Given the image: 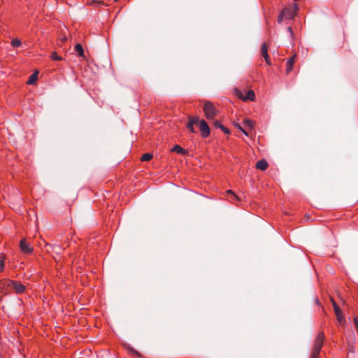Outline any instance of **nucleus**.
<instances>
[{
    "mask_svg": "<svg viewBox=\"0 0 358 358\" xmlns=\"http://www.w3.org/2000/svg\"><path fill=\"white\" fill-rule=\"evenodd\" d=\"M199 127L201 135L202 136V137L206 138L210 135V127L208 125L207 122L204 120H202L199 122Z\"/></svg>",
    "mask_w": 358,
    "mask_h": 358,
    "instance_id": "39448f33",
    "label": "nucleus"
},
{
    "mask_svg": "<svg viewBox=\"0 0 358 358\" xmlns=\"http://www.w3.org/2000/svg\"><path fill=\"white\" fill-rule=\"evenodd\" d=\"M172 151L176 152L177 153H180V154H185L186 153V151L178 145H176L173 148Z\"/></svg>",
    "mask_w": 358,
    "mask_h": 358,
    "instance_id": "4468645a",
    "label": "nucleus"
},
{
    "mask_svg": "<svg viewBox=\"0 0 358 358\" xmlns=\"http://www.w3.org/2000/svg\"><path fill=\"white\" fill-rule=\"evenodd\" d=\"M237 127L245 135V136H248V132L243 129L241 126L238 125Z\"/></svg>",
    "mask_w": 358,
    "mask_h": 358,
    "instance_id": "c756f323",
    "label": "nucleus"
},
{
    "mask_svg": "<svg viewBox=\"0 0 358 358\" xmlns=\"http://www.w3.org/2000/svg\"><path fill=\"white\" fill-rule=\"evenodd\" d=\"M4 270V260L0 259V272L3 271Z\"/></svg>",
    "mask_w": 358,
    "mask_h": 358,
    "instance_id": "a878e982",
    "label": "nucleus"
},
{
    "mask_svg": "<svg viewBox=\"0 0 358 358\" xmlns=\"http://www.w3.org/2000/svg\"><path fill=\"white\" fill-rule=\"evenodd\" d=\"M13 280L8 279L0 280V293L3 295H7L12 290Z\"/></svg>",
    "mask_w": 358,
    "mask_h": 358,
    "instance_id": "7ed1b4c3",
    "label": "nucleus"
},
{
    "mask_svg": "<svg viewBox=\"0 0 358 358\" xmlns=\"http://www.w3.org/2000/svg\"><path fill=\"white\" fill-rule=\"evenodd\" d=\"M354 323H355V325L358 331V318L357 317H355Z\"/></svg>",
    "mask_w": 358,
    "mask_h": 358,
    "instance_id": "2f4dec72",
    "label": "nucleus"
},
{
    "mask_svg": "<svg viewBox=\"0 0 358 358\" xmlns=\"http://www.w3.org/2000/svg\"><path fill=\"white\" fill-rule=\"evenodd\" d=\"M285 18L283 14L282 13V12H280V13L279 14L278 17V22L279 24H281L282 22V20L283 19Z\"/></svg>",
    "mask_w": 358,
    "mask_h": 358,
    "instance_id": "393cba45",
    "label": "nucleus"
},
{
    "mask_svg": "<svg viewBox=\"0 0 358 358\" xmlns=\"http://www.w3.org/2000/svg\"><path fill=\"white\" fill-rule=\"evenodd\" d=\"M245 124L250 129L253 128L254 127V122L252 120L250 119H245L244 120Z\"/></svg>",
    "mask_w": 358,
    "mask_h": 358,
    "instance_id": "aec40b11",
    "label": "nucleus"
},
{
    "mask_svg": "<svg viewBox=\"0 0 358 358\" xmlns=\"http://www.w3.org/2000/svg\"><path fill=\"white\" fill-rule=\"evenodd\" d=\"M187 129L192 132V133H195L196 131L194 128V124H192V123H187Z\"/></svg>",
    "mask_w": 358,
    "mask_h": 358,
    "instance_id": "4be33fe9",
    "label": "nucleus"
},
{
    "mask_svg": "<svg viewBox=\"0 0 358 358\" xmlns=\"http://www.w3.org/2000/svg\"><path fill=\"white\" fill-rule=\"evenodd\" d=\"M152 155L148 152V153H145L144 155H143L141 159L143 162H145V161L150 160L152 159Z\"/></svg>",
    "mask_w": 358,
    "mask_h": 358,
    "instance_id": "a211bd4d",
    "label": "nucleus"
},
{
    "mask_svg": "<svg viewBox=\"0 0 358 358\" xmlns=\"http://www.w3.org/2000/svg\"><path fill=\"white\" fill-rule=\"evenodd\" d=\"M51 59L56 61H60L62 60V57H59L56 52H52L51 53Z\"/></svg>",
    "mask_w": 358,
    "mask_h": 358,
    "instance_id": "412c9836",
    "label": "nucleus"
},
{
    "mask_svg": "<svg viewBox=\"0 0 358 358\" xmlns=\"http://www.w3.org/2000/svg\"><path fill=\"white\" fill-rule=\"evenodd\" d=\"M123 346L128 350V351L130 354L133 355L134 353V350L133 349V348L129 346V345L124 343Z\"/></svg>",
    "mask_w": 358,
    "mask_h": 358,
    "instance_id": "5701e85b",
    "label": "nucleus"
},
{
    "mask_svg": "<svg viewBox=\"0 0 358 358\" xmlns=\"http://www.w3.org/2000/svg\"><path fill=\"white\" fill-rule=\"evenodd\" d=\"M136 357L140 356V354L136 350L135 352Z\"/></svg>",
    "mask_w": 358,
    "mask_h": 358,
    "instance_id": "f704fd0d",
    "label": "nucleus"
},
{
    "mask_svg": "<svg viewBox=\"0 0 358 358\" xmlns=\"http://www.w3.org/2000/svg\"><path fill=\"white\" fill-rule=\"evenodd\" d=\"M201 120H199V117H191L189 119L188 123H192V124H199V122Z\"/></svg>",
    "mask_w": 358,
    "mask_h": 358,
    "instance_id": "f3484780",
    "label": "nucleus"
},
{
    "mask_svg": "<svg viewBox=\"0 0 358 358\" xmlns=\"http://www.w3.org/2000/svg\"><path fill=\"white\" fill-rule=\"evenodd\" d=\"M255 98V94L252 90H249L245 97L243 98L244 100H250V101H254Z\"/></svg>",
    "mask_w": 358,
    "mask_h": 358,
    "instance_id": "f8f14e48",
    "label": "nucleus"
},
{
    "mask_svg": "<svg viewBox=\"0 0 358 358\" xmlns=\"http://www.w3.org/2000/svg\"><path fill=\"white\" fill-rule=\"evenodd\" d=\"M115 1H117L118 0H114Z\"/></svg>",
    "mask_w": 358,
    "mask_h": 358,
    "instance_id": "e433bc0d",
    "label": "nucleus"
},
{
    "mask_svg": "<svg viewBox=\"0 0 358 358\" xmlns=\"http://www.w3.org/2000/svg\"><path fill=\"white\" fill-rule=\"evenodd\" d=\"M214 126L216 127V128H219V129H222L223 127V125L217 120H215L214 121Z\"/></svg>",
    "mask_w": 358,
    "mask_h": 358,
    "instance_id": "b1692460",
    "label": "nucleus"
},
{
    "mask_svg": "<svg viewBox=\"0 0 358 358\" xmlns=\"http://www.w3.org/2000/svg\"><path fill=\"white\" fill-rule=\"evenodd\" d=\"M61 251L62 250H59L58 248H55V250H54V252H55L56 255H59L61 253Z\"/></svg>",
    "mask_w": 358,
    "mask_h": 358,
    "instance_id": "473e14b6",
    "label": "nucleus"
},
{
    "mask_svg": "<svg viewBox=\"0 0 358 358\" xmlns=\"http://www.w3.org/2000/svg\"><path fill=\"white\" fill-rule=\"evenodd\" d=\"M45 246L47 248V252L48 253H51V252H53L54 250H55V248H58L59 250H63L64 249H62L59 245H51L50 243H46Z\"/></svg>",
    "mask_w": 358,
    "mask_h": 358,
    "instance_id": "9d476101",
    "label": "nucleus"
},
{
    "mask_svg": "<svg viewBox=\"0 0 358 358\" xmlns=\"http://www.w3.org/2000/svg\"><path fill=\"white\" fill-rule=\"evenodd\" d=\"M294 57H290L287 62V71H289L292 69V65L294 64Z\"/></svg>",
    "mask_w": 358,
    "mask_h": 358,
    "instance_id": "6ab92c4d",
    "label": "nucleus"
},
{
    "mask_svg": "<svg viewBox=\"0 0 358 358\" xmlns=\"http://www.w3.org/2000/svg\"><path fill=\"white\" fill-rule=\"evenodd\" d=\"M268 167V163L265 159L259 160L256 164V168L264 171Z\"/></svg>",
    "mask_w": 358,
    "mask_h": 358,
    "instance_id": "1a4fd4ad",
    "label": "nucleus"
},
{
    "mask_svg": "<svg viewBox=\"0 0 358 358\" xmlns=\"http://www.w3.org/2000/svg\"><path fill=\"white\" fill-rule=\"evenodd\" d=\"M287 31L289 33L290 36H291V37H292V36H293V35H294V34H293V31H292V27H288L287 28Z\"/></svg>",
    "mask_w": 358,
    "mask_h": 358,
    "instance_id": "c85d7f7f",
    "label": "nucleus"
},
{
    "mask_svg": "<svg viewBox=\"0 0 358 358\" xmlns=\"http://www.w3.org/2000/svg\"><path fill=\"white\" fill-rule=\"evenodd\" d=\"M261 52L263 57L265 59L267 64L271 65V61L268 55V48L266 43H263L261 48Z\"/></svg>",
    "mask_w": 358,
    "mask_h": 358,
    "instance_id": "6e6552de",
    "label": "nucleus"
},
{
    "mask_svg": "<svg viewBox=\"0 0 358 358\" xmlns=\"http://www.w3.org/2000/svg\"><path fill=\"white\" fill-rule=\"evenodd\" d=\"M222 131L225 133V134H229L230 133V131L229 129L226 128L225 127L223 126L222 129H221Z\"/></svg>",
    "mask_w": 358,
    "mask_h": 358,
    "instance_id": "7c9ffc66",
    "label": "nucleus"
},
{
    "mask_svg": "<svg viewBox=\"0 0 358 358\" xmlns=\"http://www.w3.org/2000/svg\"><path fill=\"white\" fill-rule=\"evenodd\" d=\"M20 248L21 251L26 255H31L34 251L33 247L26 241L25 238H23L20 241Z\"/></svg>",
    "mask_w": 358,
    "mask_h": 358,
    "instance_id": "20e7f679",
    "label": "nucleus"
},
{
    "mask_svg": "<svg viewBox=\"0 0 358 358\" xmlns=\"http://www.w3.org/2000/svg\"><path fill=\"white\" fill-rule=\"evenodd\" d=\"M14 289L17 294H22L25 291V286L17 281H13L12 289Z\"/></svg>",
    "mask_w": 358,
    "mask_h": 358,
    "instance_id": "0eeeda50",
    "label": "nucleus"
},
{
    "mask_svg": "<svg viewBox=\"0 0 358 358\" xmlns=\"http://www.w3.org/2000/svg\"><path fill=\"white\" fill-rule=\"evenodd\" d=\"M75 50L80 57H84V50L80 43H78L75 46Z\"/></svg>",
    "mask_w": 358,
    "mask_h": 358,
    "instance_id": "9b49d317",
    "label": "nucleus"
},
{
    "mask_svg": "<svg viewBox=\"0 0 358 358\" xmlns=\"http://www.w3.org/2000/svg\"><path fill=\"white\" fill-rule=\"evenodd\" d=\"M227 192V194H231V196L233 198L238 199V196L235 194H234V192L231 190H228Z\"/></svg>",
    "mask_w": 358,
    "mask_h": 358,
    "instance_id": "cd10ccee",
    "label": "nucleus"
},
{
    "mask_svg": "<svg viewBox=\"0 0 358 358\" xmlns=\"http://www.w3.org/2000/svg\"><path fill=\"white\" fill-rule=\"evenodd\" d=\"M22 45V42L18 38H14L11 41V45L14 48L20 47Z\"/></svg>",
    "mask_w": 358,
    "mask_h": 358,
    "instance_id": "dca6fc26",
    "label": "nucleus"
},
{
    "mask_svg": "<svg viewBox=\"0 0 358 358\" xmlns=\"http://www.w3.org/2000/svg\"><path fill=\"white\" fill-rule=\"evenodd\" d=\"M37 75H38V73H32V74L29 76V80H28V81L27 82V83L28 85H32V84H34V83L36 81V80H37Z\"/></svg>",
    "mask_w": 358,
    "mask_h": 358,
    "instance_id": "ddd939ff",
    "label": "nucleus"
},
{
    "mask_svg": "<svg viewBox=\"0 0 358 358\" xmlns=\"http://www.w3.org/2000/svg\"><path fill=\"white\" fill-rule=\"evenodd\" d=\"M292 9V10L295 11V14L296 15L297 14V11L299 10L298 5L296 3H293Z\"/></svg>",
    "mask_w": 358,
    "mask_h": 358,
    "instance_id": "bb28decb",
    "label": "nucleus"
},
{
    "mask_svg": "<svg viewBox=\"0 0 358 358\" xmlns=\"http://www.w3.org/2000/svg\"><path fill=\"white\" fill-rule=\"evenodd\" d=\"M66 37L61 38V41H62L63 43H64V42L66 41Z\"/></svg>",
    "mask_w": 358,
    "mask_h": 358,
    "instance_id": "72a5a7b5",
    "label": "nucleus"
},
{
    "mask_svg": "<svg viewBox=\"0 0 358 358\" xmlns=\"http://www.w3.org/2000/svg\"><path fill=\"white\" fill-rule=\"evenodd\" d=\"M203 110L208 120L213 119L218 113V110L210 101H206L203 106Z\"/></svg>",
    "mask_w": 358,
    "mask_h": 358,
    "instance_id": "f03ea898",
    "label": "nucleus"
},
{
    "mask_svg": "<svg viewBox=\"0 0 358 358\" xmlns=\"http://www.w3.org/2000/svg\"><path fill=\"white\" fill-rule=\"evenodd\" d=\"M52 257L54 258V259H55V261H57V258H56L55 256H53V255H52Z\"/></svg>",
    "mask_w": 358,
    "mask_h": 358,
    "instance_id": "c9c22d12",
    "label": "nucleus"
},
{
    "mask_svg": "<svg viewBox=\"0 0 358 358\" xmlns=\"http://www.w3.org/2000/svg\"><path fill=\"white\" fill-rule=\"evenodd\" d=\"M323 332H320L314 341L313 348L310 358H317L323 346Z\"/></svg>",
    "mask_w": 358,
    "mask_h": 358,
    "instance_id": "f257e3e1",
    "label": "nucleus"
},
{
    "mask_svg": "<svg viewBox=\"0 0 358 358\" xmlns=\"http://www.w3.org/2000/svg\"><path fill=\"white\" fill-rule=\"evenodd\" d=\"M281 12L286 20H292L296 15L291 7L285 8Z\"/></svg>",
    "mask_w": 358,
    "mask_h": 358,
    "instance_id": "423d86ee",
    "label": "nucleus"
},
{
    "mask_svg": "<svg viewBox=\"0 0 358 358\" xmlns=\"http://www.w3.org/2000/svg\"><path fill=\"white\" fill-rule=\"evenodd\" d=\"M334 307L335 310V313L338 317V320L339 322H341V310L339 307L335 303H334Z\"/></svg>",
    "mask_w": 358,
    "mask_h": 358,
    "instance_id": "2eb2a0df",
    "label": "nucleus"
}]
</instances>
